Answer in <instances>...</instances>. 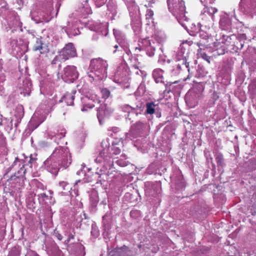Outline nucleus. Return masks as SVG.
Returning a JSON list of instances; mask_svg holds the SVG:
<instances>
[{"instance_id":"1","label":"nucleus","mask_w":256,"mask_h":256,"mask_svg":"<svg viewBox=\"0 0 256 256\" xmlns=\"http://www.w3.org/2000/svg\"><path fill=\"white\" fill-rule=\"evenodd\" d=\"M169 10L176 16L179 23L186 28L184 22L188 21L185 15L186 10L184 2L182 0H167Z\"/></svg>"},{"instance_id":"2","label":"nucleus","mask_w":256,"mask_h":256,"mask_svg":"<svg viewBox=\"0 0 256 256\" xmlns=\"http://www.w3.org/2000/svg\"><path fill=\"white\" fill-rule=\"evenodd\" d=\"M54 158H58L59 160L60 161L61 166L64 168L68 167L72 162L69 150L66 147L59 146L56 148L52 154L50 159Z\"/></svg>"},{"instance_id":"3","label":"nucleus","mask_w":256,"mask_h":256,"mask_svg":"<svg viewBox=\"0 0 256 256\" xmlns=\"http://www.w3.org/2000/svg\"><path fill=\"white\" fill-rule=\"evenodd\" d=\"M108 66L106 61L98 58L91 60L90 68L91 72H94L96 76L102 78L101 76H104L106 74Z\"/></svg>"},{"instance_id":"4","label":"nucleus","mask_w":256,"mask_h":256,"mask_svg":"<svg viewBox=\"0 0 256 256\" xmlns=\"http://www.w3.org/2000/svg\"><path fill=\"white\" fill-rule=\"evenodd\" d=\"M180 46L181 49L184 47L183 46ZM188 66L189 63L187 62L186 56H184V52L181 50L176 56V64L170 70L173 75H176L180 73L182 68H188Z\"/></svg>"},{"instance_id":"5","label":"nucleus","mask_w":256,"mask_h":256,"mask_svg":"<svg viewBox=\"0 0 256 256\" xmlns=\"http://www.w3.org/2000/svg\"><path fill=\"white\" fill-rule=\"evenodd\" d=\"M110 144L108 139L103 140L101 142V150L99 156L96 159L98 162H102V160L108 162L112 156V152L110 149Z\"/></svg>"},{"instance_id":"6","label":"nucleus","mask_w":256,"mask_h":256,"mask_svg":"<svg viewBox=\"0 0 256 256\" xmlns=\"http://www.w3.org/2000/svg\"><path fill=\"white\" fill-rule=\"evenodd\" d=\"M78 72L74 66H68L64 69L62 78L66 82H73L78 78Z\"/></svg>"},{"instance_id":"7","label":"nucleus","mask_w":256,"mask_h":256,"mask_svg":"<svg viewBox=\"0 0 256 256\" xmlns=\"http://www.w3.org/2000/svg\"><path fill=\"white\" fill-rule=\"evenodd\" d=\"M240 7L242 11L252 17L256 15V0H241Z\"/></svg>"},{"instance_id":"8","label":"nucleus","mask_w":256,"mask_h":256,"mask_svg":"<svg viewBox=\"0 0 256 256\" xmlns=\"http://www.w3.org/2000/svg\"><path fill=\"white\" fill-rule=\"evenodd\" d=\"M60 54L62 57V60L65 61L70 58L76 56V50L72 43H68L60 52Z\"/></svg>"},{"instance_id":"9","label":"nucleus","mask_w":256,"mask_h":256,"mask_svg":"<svg viewBox=\"0 0 256 256\" xmlns=\"http://www.w3.org/2000/svg\"><path fill=\"white\" fill-rule=\"evenodd\" d=\"M236 38V36L234 35H231L230 36H224V38L222 39V43H224L226 45L230 46V49L235 52H238V50H241L244 46V43L242 42H239L238 40L236 42H234L231 44L232 40H234V39Z\"/></svg>"},{"instance_id":"10","label":"nucleus","mask_w":256,"mask_h":256,"mask_svg":"<svg viewBox=\"0 0 256 256\" xmlns=\"http://www.w3.org/2000/svg\"><path fill=\"white\" fill-rule=\"evenodd\" d=\"M142 46L145 48L146 54L148 56L152 57L154 56L156 43L146 38L142 40Z\"/></svg>"},{"instance_id":"11","label":"nucleus","mask_w":256,"mask_h":256,"mask_svg":"<svg viewBox=\"0 0 256 256\" xmlns=\"http://www.w3.org/2000/svg\"><path fill=\"white\" fill-rule=\"evenodd\" d=\"M113 110L108 106L107 104H102L98 110L97 116L100 123L101 124L102 118L112 113Z\"/></svg>"},{"instance_id":"12","label":"nucleus","mask_w":256,"mask_h":256,"mask_svg":"<svg viewBox=\"0 0 256 256\" xmlns=\"http://www.w3.org/2000/svg\"><path fill=\"white\" fill-rule=\"evenodd\" d=\"M219 25L222 30H229L231 28V21L228 14H224L221 16Z\"/></svg>"},{"instance_id":"13","label":"nucleus","mask_w":256,"mask_h":256,"mask_svg":"<svg viewBox=\"0 0 256 256\" xmlns=\"http://www.w3.org/2000/svg\"><path fill=\"white\" fill-rule=\"evenodd\" d=\"M114 34L118 44L122 49H124V51L126 52L127 46L125 42L124 35L120 31L114 29Z\"/></svg>"},{"instance_id":"14","label":"nucleus","mask_w":256,"mask_h":256,"mask_svg":"<svg viewBox=\"0 0 256 256\" xmlns=\"http://www.w3.org/2000/svg\"><path fill=\"white\" fill-rule=\"evenodd\" d=\"M131 253L128 248L125 246L111 252L112 256H130Z\"/></svg>"},{"instance_id":"15","label":"nucleus","mask_w":256,"mask_h":256,"mask_svg":"<svg viewBox=\"0 0 256 256\" xmlns=\"http://www.w3.org/2000/svg\"><path fill=\"white\" fill-rule=\"evenodd\" d=\"M51 160L52 159L48 158L44 162V164L46 166V170L48 172L54 175H56L59 170V168L58 167L56 162H54L53 163H50V160Z\"/></svg>"},{"instance_id":"16","label":"nucleus","mask_w":256,"mask_h":256,"mask_svg":"<svg viewBox=\"0 0 256 256\" xmlns=\"http://www.w3.org/2000/svg\"><path fill=\"white\" fill-rule=\"evenodd\" d=\"M122 110L124 112L128 113V116H129L130 114H135L136 116H137L142 110L140 107L132 108L128 105H126L124 106Z\"/></svg>"},{"instance_id":"17","label":"nucleus","mask_w":256,"mask_h":256,"mask_svg":"<svg viewBox=\"0 0 256 256\" xmlns=\"http://www.w3.org/2000/svg\"><path fill=\"white\" fill-rule=\"evenodd\" d=\"M88 0H86L84 4H82V6L80 8L82 16L86 18L87 16L92 14V10L89 5L88 4Z\"/></svg>"},{"instance_id":"18","label":"nucleus","mask_w":256,"mask_h":256,"mask_svg":"<svg viewBox=\"0 0 256 256\" xmlns=\"http://www.w3.org/2000/svg\"><path fill=\"white\" fill-rule=\"evenodd\" d=\"M146 113L152 114L155 113L156 110H158V104H155L154 102H148L146 104Z\"/></svg>"},{"instance_id":"19","label":"nucleus","mask_w":256,"mask_h":256,"mask_svg":"<svg viewBox=\"0 0 256 256\" xmlns=\"http://www.w3.org/2000/svg\"><path fill=\"white\" fill-rule=\"evenodd\" d=\"M163 70L156 69L153 71L152 76L156 83L163 82Z\"/></svg>"},{"instance_id":"20","label":"nucleus","mask_w":256,"mask_h":256,"mask_svg":"<svg viewBox=\"0 0 256 256\" xmlns=\"http://www.w3.org/2000/svg\"><path fill=\"white\" fill-rule=\"evenodd\" d=\"M108 10L112 16H114L117 13V6L116 2L110 0L107 4Z\"/></svg>"},{"instance_id":"21","label":"nucleus","mask_w":256,"mask_h":256,"mask_svg":"<svg viewBox=\"0 0 256 256\" xmlns=\"http://www.w3.org/2000/svg\"><path fill=\"white\" fill-rule=\"evenodd\" d=\"M76 22H72V26H71L70 25V22H68V32H70L72 35L74 36H76L80 34V32L79 30V29L78 28H75L76 24Z\"/></svg>"},{"instance_id":"22","label":"nucleus","mask_w":256,"mask_h":256,"mask_svg":"<svg viewBox=\"0 0 256 256\" xmlns=\"http://www.w3.org/2000/svg\"><path fill=\"white\" fill-rule=\"evenodd\" d=\"M106 24H93L92 26V24H90V26H88V27L92 30L96 31L98 32H102V30L105 28Z\"/></svg>"},{"instance_id":"23","label":"nucleus","mask_w":256,"mask_h":256,"mask_svg":"<svg viewBox=\"0 0 256 256\" xmlns=\"http://www.w3.org/2000/svg\"><path fill=\"white\" fill-rule=\"evenodd\" d=\"M74 92H72L70 94H66L64 96V98L68 106H72L74 104L73 100H74Z\"/></svg>"},{"instance_id":"24","label":"nucleus","mask_w":256,"mask_h":256,"mask_svg":"<svg viewBox=\"0 0 256 256\" xmlns=\"http://www.w3.org/2000/svg\"><path fill=\"white\" fill-rule=\"evenodd\" d=\"M24 90L26 93H29L31 90L32 84L31 80L29 78L25 79L23 82Z\"/></svg>"},{"instance_id":"25","label":"nucleus","mask_w":256,"mask_h":256,"mask_svg":"<svg viewBox=\"0 0 256 256\" xmlns=\"http://www.w3.org/2000/svg\"><path fill=\"white\" fill-rule=\"evenodd\" d=\"M0 0L2 3L0 4V12L2 14H6L8 11V5L4 0Z\"/></svg>"},{"instance_id":"26","label":"nucleus","mask_w":256,"mask_h":256,"mask_svg":"<svg viewBox=\"0 0 256 256\" xmlns=\"http://www.w3.org/2000/svg\"><path fill=\"white\" fill-rule=\"evenodd\" d=\"M118 144H113L111 148L110 151L112 154H120L121 150L119 146H117Z\"/></svg>"},{"instance_id":"27","label":"nucleus","mask_w":256,"mask_h":256,"mask_svg":"<svg viewBox=\"0 0 256 256\" xmlns=\"http://www.w3.org/2000/svg\"><path fill=\"white\" fill-rule=\"evenodd\" d=\"M42 49V41L40 38H36V43L34 46L33 50L34 51L40 50Z\"/></svg>"},{"instance_id":"28","label":"nucleus","mask_w":256,"mask_h":256,"mask_svg":"<svg viewBox=\"0 0 256 256\" xmlns=\"http://www.w3.org/2000/svg\"><path fill=\"white\" fill-rule=\"evenodd\" d=\"M216 162L218 166L223 167L224 165V160L222 154H218L216 158Z\"/></svg>"},{"instance_id":"29","label":"nucleus","mask_w":256,"mask_h":256,"mask_svg":"<svg viewBox=\"0 0 256 256\" xmlns=\"http://www.w3.org/2000/svg\"><path fill=\"white\" fill-rule=\"evenodd\" d=\"M20 249L18 247H14L9 252L8 256H20Z\"/></svg>"},{"instance_id":"30","label":"nucleus","mask_w":256,"mask_h":256,"mask_svg":"<svg viewBox=\"0 0 256 256\" xmlns=\"http://www.w3.org/2000/svg\"><path fill=\"white\" fill-rule=\"evenodd\" d=\"M122 158L116 161V164L120 166H125L128 164V162L125 160V156H121Z\"/></svg>"},{"instance_id":"31","label":"nucleus","mask_w":256,"mask_h":256,"mask_svg":"<svg viewBox=\"0 0 256 256\" xmlns=\"http://www.w3.org/2000/svg\"><path fill=\"white\" fill-rule=\"evenodd\" d=\"M145 126L146 125L144 122H138L135 124L134 128L138 132H140L144 130Z\"/></svg>"},{"instance_id":"32","label":"nucleus","mask_w":256,"mask_h":256,"mask_svg":"<svg viewBox=\"0 0 256 256\" xmlns=\"http://www.w3.org/2000/svg\"><path fill=\"white\" fill-rule=\"evenodd\" d=\"M26 170L24 168V166L22 168H20V170L18 172L17 174H15L14 175L12 176L10 179L11 180H13L14 179V177L19 178L20 176H22V174H20L22 172L23 174L26 173Z\"/></svg>"},{"instance_id":"33","label":"nucleus","mask_w":256,"mask_h":256,"mask_svg":"<svg viewBox=\"0 0 256 256\" xmlns=\"http://www.w3.org/2000/svg\"><path fill=\"white\" fill-rule=\"evenodd\" d=\"M59 184L64 190L69 191L71 189L70 186L66 182H60Z\"/></svg>"},{"instance_id":"34","label":"nucleus","mask_w":256,"mask_h":256,"mask_svg":"<svg viewBox=\"0 0 256 256\" xmlns=\"http://www.w3.org/2000/svg\"><path fill=\"white\" fill-rule=\"evenodd\" d=\"M101 92L102 94V98H107L110 95V92L107 88H102L101 90Z\"/></svg>"},{"instance_id":"35","label":"nucleus","mask_w":256,"mask_h":256,"mask_svg":"<svg viewBox=\"0 0 256 256\" xmlns=\"http://www.w3.org/2000/svg\"><path fill=\"white\" fill-rule=\"evenodd\" d=\"M237 40L239 42L244 43V41L246 40V36L245 34H240L236 37Z\"/></svg>"},{"instance_id":"36","label":"nucleus","mask_w":256,"mask_h":256,"mask_svg":"<svg viewBox=\"0 0 256 256\" xmlns=\"http://www.w3.org/2000/svg\"><path fill=\"white\" fill-rule=\"evenodd\" d=\"M107 0H94L95 4L96 7L99 8L103 6Z\"/></svg>"},{"instance_id":"37","label":"nucleus","mask_w":256,"mask_h":256,"mask_svg":"<svg viewBox=\"0 0 256 256\" xmlns=\"http://www.w3.org/2000/svg\"><path fill=\"white\" fill-rule=\"evenodd\" d=\"M199 36L204 40H207L208 38V35L204 31L199 32Z\"/></svg>"},{"instance_id":"38","label":"nucleus","mask_w":256,"mask_h":256,"mask_svg":"<svg viewBox=\"0 0 256 256\" xmlns=\"http://www.w3.org/2000/svg\"><path fill=\"white\" fill-rule=\"evenodd\" d=\"M207 10H208V12L212 14V16H213V15L217 12L218 10L216 8H212V7H210V8H207Z\"/></svg>"},{"instance_id":"39","label":"nucleus","mask_w":256,"mask_h":256,"mask_svg":"<svg viewBox=\"0 0 256 256\" xmlns=\"http://www.w3.org/2000/svg\"><path fill=\"white\" fill-rule=\"evenodd\" d=\"M62 60V57L59 54L58 56H56L55 58L52 60V64H56V62L57 61H60Z\"/></svg>"},{"instance_id":"40","label":"nucleus","mask_w":256,"mask_h":256,"mask_svg":"<svg viewBox=\"0 0 256 256\" xmlns=\"http://www.w3.org/2000/svg\"><path fill=\"white\" fill-rule=\"evenodd\" d=\"M154 15L153 12L150 10H148L146 12V18H151Z\"/></svg>"},{"instance_id":"41","label":"nucleus","mask_w":256,"mask_h":256,"mask_svg":"<svg viewBox=\"0 0 256 256\" xmlns=\"http://www.w3.org/2000/svg\"><path fill=\"white\" fill-rule=\"evenodd\" d=\"M47 136L48 138L52 139L53 137H56V135H55L52 132H48L47 133Z\"/></svg>"},{"instance_id":"42","label":"nucleus","mask_w":256,"mask_h":256,"mask_svg":"<svg viewBox=\"0 0 256 256\" xmlns=\"http://www.w3.org/2000/svg\"><path fill=\"white\" fill-rule=\"evenodd\" d=\"M224 36H223V38L222 39L224 38ZM220 42H218V40H216V42H214V43H213V46L214 48H218L220 46Z\"/></svg>"},{"instance_id":"43","label":"nucleus","mask_w":256,"mask_h":256,"mask_svg":"<svg viewBox=\"0 0 256 256\" xmlns=\"http://www.w3.org/2000/svg\"><path fill=\"white\" fill-rule=\"evenodd\" d=\"M94 106V104H87L85 106H84L83 108L82 109V110H86V108L88 107L90 108H92Z\"/></svg>"},{"instance_id":"44","label":"nucleus","mask_w":256,"mask_h":256,"mask_svg":"<svg viewBox=\"0 0 256 256\" xmlns=\"http://www.w3.org/2000/svg\"><path fill=\"white\" fill-rule=\"evenodd\" d=\"M66 132H60L56 134V137L60 138L64 136Z\"/></svg>"},{"instance_id":"45","label":"nucleus","mask_w":256,"mask_h":256,"mask_svg":"<svg viewBox=\"0 0 256 256\" xmlns=\"http://www.w3.org/2000/svg\"><path fill=\"white\" fill-rule=\"evenodd\" d=\"M55 236L60 240H62V236L60 234H58V233H56L55 234Z\"/></svg>"},{"instance_id":"46","label":"nucleus","mask_w":256,"mask_h":256,"mask_svg":"<svg viewBox=\"0 0 256 256\" xmlns=\"http://www.w3.org/2000/svg\"><path fill=\"white\" fill-rule=\"evenodd\" d=\"M155 112L157 118H160L161 116V113L159 112L158 108V110H156Z\"/></svg>"},{"instance_id":"47","label":"nucleus","mask_w":256,"mask_h":256,"mask_svg":"<svg viewBox=\"0 0 256 256\" xmlns=\"http://www.w3.org/2000/svg\"><path fill=\"white\" fill-rule=\"evenodd\" d=\"M119 46L121 47L120 44H118H118H116L114 46V48H116V50L114 51V53L116 50H118L120 51V50H118V48H119Z\"/></svg>"},{"instance_id":"48","label":"nucleus","mask_w":256,"mask_h":256,"mask_svg":"<svg viewBox=\"0 0 256 256\" xmlns=\"http://www.w3.org/2000/svg\"><path fill=\"white\" fill-rule=\"evenodd\" d=\"M38 196L40 197V198H44V197H47L48 196L46 195V194L44 193H42V194H40L38 195Z\"/></svg>"},{"instance_id":"49","label":"nucleus","mask_w":256,"mask_h":256,"mask_svg":"<svg viewBox=\"0 0 256 256\" xmlns=\"http://www.w3.org/2000/svg\"><path fill=\"white\" fill-rule=\"evenodd\" d=\"M218 54H224V48H222V52H218Z\"/></svg>"},{"instance_id":"50","label":"nucleus","mask_w":256,"mask_h":256,"mask_svg":"<svg viewBox=\"0 0 256 256\" xmlns=\"http://www.w3.org/2000/svg\"><path fill=\"white\" fill-rule=\"evenodd\" d=\"M18 160V158H16L14 164H15L16 162Z\"/></svg>"},{"instance_id":"51","label":"nucleus","mask_w":256,"mask_h":256,"mask_svg":"<svg viewBox=\"0 0 256 256\" xmlns=\"http://www.w3.org/2000/svg\"><path fill=\"white\" fill-rule=\"evenodd\" d=\"M89 76H90V77H92V78H94V76H93L92 74H89Z\"/></svg>"},{"instance_id":"52","label":"nucleus","mask_w":256,"mask_h":256,"mask_svg":"<svg viewBox=\"0 0 256 256\" xmlns=\"http://www.w3.org/2000/svg\"><path fill=\"white\" fill-rule=\"evenodd\" d=\"M32 160V159L30 158V162H31Z\"/></svg>"}]
</instances>
